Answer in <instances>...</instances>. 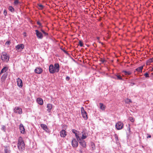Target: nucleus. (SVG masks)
<instances>
[{"mask_svg":"<svg viewBox=\"0 0 153 153\" xmlns=\"http://www.w3.org/2000/svg\"><path fill=\"white\" fill-rule=\"evenodd\" d=\"M122 73H124L126 75H130L131 74V72L129 71H123Z\"/></svg>","mask_w":153,"mask_h":153,"instance_id":"nucleus-24","label":"nucleus"},{"mask_svg":"<svg viewBox=\"0 0 153 153\" xmlns=\"http://www.w3.org/2000/svg\"><path fill=\"white\" fill-rule=\"evenodd\" d=\"M126 103H127L128 104L132 102L131 100L130 99H127L126 100Z\"/></svg>","mask_w":153,"mask_h":153,"instance_id":"nucleus-33","label":"nucleus"},{"mask_svg":"<svg viewBox=\"0 0 153 153\" xmlns=\"http://www.w3.org/2000/svg\"><path fill=\"white\" fill-rule=\"evenodd\" d=\"M8 69V68L7 67H4L2 69L0 72V74L1 75L4 72H5L7 71V70Z\"/></svg>","mask_w":153,"mask_h":153,"instance_id":"nucleus-23","label":"nucleus"},{"mask_svg":"<svg viewBox=\"0 0 153 153\" xmlns=\"http://www.w3.org/2000/svg\"><path fill=\"white\" fill-rule=\"evenodd\" d=\"M80 152L81 153H82V151L80 150Z\"/></svg>","mask_w":153,"mask_h":153,"instance_id":"nucleus-47","label":"nucleus"},{"mask_svg":"<svg viewBox=\"0 0 153 153\" xmlns=\"http://www.w3.org/2000/svg\"><path fill=\"white\" fill-rule=\"evenodd\" d=\"M35 31L36 32V34L37 37L39 39H42L43 37V35L41 32L37 30H36Z\"/></svg>","mask_w":153,"mask_h":153,"instance_id":"nucleus-7","label":"nucleus"},{"mask_svg":"<svg viewBox=\"0 0 153 153\" xmlns=\"http://www.w3.org/2000/svg\"><path fill=\"white\" fill-rule=\"evenodd\" d=\"M79 45L81 47H83V43L81 40H79Z\"/></svg>","mask_w":153,"mask_h":153,"instance_id":"nucleus-35","label":"nucleus"},{"mask_svg":"<svg viewBox=\"0 0 153 153\" xmlns=\"http://www.w3.org/2000/svg\"><path fill=\"white\" fill-rule=\"evenodd\" d=\"M54 69L56 72H58L59 70V65L58 63H55L54 64Z\"/></svg>","mask_w":153,"mask_h":153,"instance_id":"nucleus-13","label":"nucleus"},{"mask_svg":"<svg viewBox=\"0 0 153 153\" xmlns=\"http://www.w3.org/2000/svg\"><path fill=\"white\" fill-rule=\"evenodd\" d=\"M131 85L132 86L133 85H135V83L134 82H132L131 83Z\"/></svg>","mask_w":153,"mask_h":153,"instance_id":"nucleus-44","label":"nucleus"},{"mask_svg":"<svg viewBox=\"0 0 153 153\" xmlns=\"http://www.w3.org/2000/svg\"><path fill=\"white\" fill-rule=\"evenodd\" d=\"M79 144L83 148H86V142L83 139H82L80 137L77 139Z\"/></svg>","mask_w":153,"mask_h":153,"instance_id":"nucleus-4","label":"nucleus"},{"mask_svg":"<svg viewBox=\"0 0 153 153\" xmlns=\"http://www.w3.org/2000/svg\"><path fill=\"white\" fill-rule=\"evenodd\" d=\"M1 129L3 130L4 132H6V127L4 125H2L1 126Z\"/></svg>","mask_w":153,"mask_h":153,"instance_id":"nucleus-31","label":"nucleus"},{"mask_svg":"<svg viewBox=\"0 0 153 153\" xmlns=\"http://www.w3.org/2000/svg\"><path fill=\"white\" fill-rule=\"evenodd\" d=\"M1 58L3 61L7 62L9 60L10 57L6 53L3 52L1 56Z\"/></svg>","mask_w":153,"mask_h":153,"instance_id":"nucleus-2","label":"nucleus"},{"mask_svg":"<svg viewBox=\"0 0 153 153\" xmlns=\"http://www.w3.org/2000/svg\"><path fill=\"white\" fill-rule=\"evenodd\" d=\"M7 76V73L4 74L1 78V81L4 82Z\"/></svg>","mask_w":153,"mask_h":153,"instance_id":"nucleus-20","label":"nucleus"},{"mask_svg":"<svg viewBox=\"0 0 153 153\" xmlns=\"http://www.w3.org/2000/svg\"><path fill=\"white\" fill-rule=\"evenodd\" d=\"M81 113L82 116L85 120H86L88 119L87 114L85 111L83 107L81 108Z\"/></svg>","mask_w":153,"mask_h":153,"instance_id":"nucleus-3","label":"nucleus"},{"mask_svg":"<svg viewBox=\"0 0 153 153\" xmlns=\"http://www.w3.org/2000/svg\"><path fill=\"white\" fill-rule=\"evenodd\" d=\"M148 136H147V138H151V135L149 134H148Z\"/></svg>","mask_w":153,"mask_h":153,"instance_id":"nucleus-43","label":"nucleus"},{"mask_svg":"<svg viewBox=\"0 0 153 153\" xmlns=\"http://www.w3.org/2000/svg\"><path fill=\"white\" fill-rule=\"evenodd\" d=\"M41 127L45 131L47 132H49V131L48 129L47 126L43 124H42L40 125Z\"/></svg>","mask_w":153,"mask_h":153,"instance_id":"nucleus-12","label":"nucleus"},{"mask_svg":"<svg viewBox=\"0 0 153 153\" xmlns=\"http://www.w3.org/2000/svg\"><path fill=\"white\" fill-rule=\"evenodd\" d=\"M144 76H145L146 78L149 77V74L147 72L146 73L144 74Z\"/></svg>","mask_w":153,"mask_h":153,"instance_id":"nucleus-39","label":"nucleus"},{"mask_svg":"<svg viewBox=\"0 0 153 153\" xmlns=\"http://www.w3.org/2000/svg\"><path fill=\"white\" fill-rule=\"evenodd\" d=\"M49 71L51 74H53L55 72V69H54V67L53 65L51 64L50 65L49 67Z\"/></svg>","mask_w":153,"mask_h":153,"instance_id":"nucleus-10","label":"nucleus"},{"mask_svg":"<svg viewBox=\"0 0 153 153\" xmlns=\"http://www.w3.org/2000/svg\"><path fill=\"white\" fill-rule=\"evenodd\" d=\"M72 131L73 133L75 134L76 137L77 139H78V138H79V137H80L79 136V135H81V134H77L76 132L77 131V130H76L73 129L72 130Z\"/></svg>","mask_w":153,"mask_h":153,"instance_id":"nucleus-21","label":"nucleus"},{"mask_svg":"<svg viewBox=\"0 0 153 153\" xmlns=\"http://www.w3.org/2000/svg\"><path fill=\"white\" fill-rule=\"evenodd\" d=\"M102 44V45L103 44V43H101Z\"/></svg>","mask_w":153,"mask_h":153,"instance_id":"nucleus-51","label":"nucleus"},{"mask_svg":"<svg viewBox=\"0 0 153 153\" xmlns=\"http://www.w3.org/2000/svg\"><path fill=\"white\" fill-rule=\"evenodd\" d=\"M143 68V66H141L138 67L137 68H136L135 70L137 72H142V70Z\"/></svg>","mask_w":153,"mask_h":153,"instance_id":"nucleus-25","label":"nucleus"},{"mask_svg":"<svg viewBox=\"0 0 153 153\" xmlns=\"http://www.w3.org/2000/svg\"><path fill=\"white\" fill-rule=\"evenodd\" d=\"M81 133H82V136L81 138L82 139H86L88 136V134L87 133L84 132V131H83Z\"/></svg>","mask_w":153,"mask_h":153,"instance_id":"nucleus-17","label":"nucleus"},{"mask_svg":"<svg viewBox=\"0 0 153 153\" xmlns=\"http://www.w3.org/2000/svg\"><path fill=\"white\" fill-rule=\"evenodd\" d=\"M70 79V78L69 76H67L66 77L65 79L67 81H68Z\"/></svg>","mask_w":153,"mask_h":153,"instance_id":"nucleus-42","label":"nucleus"},{"mask_svg":"<svg viewBox=\"0 0 153 153\" xmlns=\"http://www.w3.org/2000/svg\"><path fill=\"white\" fill-rule=\"evenodd\" d=\"M37 24L39 26L40 28H42V25L41 23L39 22L38 21L37 22Z\"/></svg>","mask_w":153,"mask_h":153,"instance_id":"nucleus-38","label":"nucleus"},{"mask_svg":"<svg viewBox=\"0 0 153 153\" xmlns=\"http://www.w3.org/2000/svg\"><path fill=\"white\" fill-rule=\"evenodd\" d=\"M38 8L39 9L42 10L44 8V6L42 4H38Z\"/></svg>","mask_w":153,"mask_h":153,"instance_id":"nucleus-28","label":"nucleus"},{"mask_svg":"<svg viewBox=\"0 0 153 153\" xmlns=\"http://www.w3.org/2000/svg\"><path fill=\"white\" fill-rule=\"evenodd\" d=\"M153 71V67L152 68V70H151V71Z\"/></svg>","mask_w":153,"mask_h":153,"instance_id":"nucleus-48","label":"nucleus"},{"mask_svg":"<svg viewBox=\"0 0 153 153\" xmlns=\"http://www.w3.org/2000/svg\"><path fill=\"white\" fill-rule=\"evenodd\" d=\"M112 78L115 79L124 80L121 75L118 74L114 75V76H112Z\"/></svg>","mask_w":153,"mask_h":153,"instance_id":"nucleus-11","label":"nucleus"},{"mask_svg":"<svg viewBox=\"0 0 153 153\" xmlns=\"http://www.w3.org/2000/svg\"><path fill=\"white\" fill-rule=\"evenodd\" d=\"M62 50L65 53H66L67 54H68V53L66 51L63 49H62Z\"/></svg>","mask_w":153,"mask_h":153,"instance_id":"nucleus-41","label":"nucleus"},{"mask_svg":"<svg viewBox=\"0 0 153 153\" xmlns=\"http://www.w3.org/2000/svg\"><path fill=\"white\" fill-rule=\"evenodd\" d=\"M8 9L11 12L13 13L15 11L14 9L11 6H9Z\"/></svg>","mask_w":153,"mask_h":153,"instance_id":"nucleus-27","label":"nucleus"},{"mask_svg":"<svg viewBox=\"0 0 153 153\" xmlns=\"http://www.w3.org/2000/svg\"><path fill=\"white\" fill-rule=\"evenodd\" d=\"M100 39V38L99 37H97V39Z\"/></svg>","mask_w":153,"mask_h":153,"instance_id":"nucleus-49","label":"nucleus"},{"mask_svg":"<svg viewBox=\"0 0 153 153\" xmlns=\"http://www.w3.org/2000/svg\"><path fill=\"white\" fill-rule=\"evenodd\" d=\"M123 124L120 122H118L115 125L116 128L117 130H120L122 129L123 127Z\"/></svg>","mask_w":153,"mask_h":153,"instance_id":"nucleus-6","label":"nucleus"},{"mask_svg":"<svg viewBox=\"0 0 153 153\" xmlns=\"http://www.w3.org/2000/svg\"><path fill=\"white\" fill-rule=\"evenodd\" d=\"M101 61L102 62V63H103L105 61V60L104 59H102L101 60Z\"/></svg>","mask_w":153,"mask_h":153,"instance_id":"nucleus-45","label":"nucleus"},{"mask_svg":"<svg viewBox=\"0 0 153 153\" xmlns=\"http://www.w3.org/2000/svg\"><path fill=\"white\" fill-rule=\"evenodd\" d=\"M47 108H48L47 111L48 113H50L52 108V105L50 103L48 104H47Z\"/></svg>","mask_w":153,"mask_h":153,"instance_id":"nucleus-19","label":"nucleus"},{"mask_svg":"<svg viewBox=\"0 0 153 153\" xmlns=\"http://www.w3.org/2000/svg\"><path fill=\"white\" fill-rule=\"evenodd\" d=\"M37 101L38 103L41 105L43 104V101L42 98H38L37 99Z\"/></svg>","mask_w":153,"mask_h":153,"instance_id":"nucleus-22","label":"nucleus"},{"mask_svg":"<svg viewBox=\"0 0 153 153\" xmlns=\"http://www.w3.org/2000/svg\"><path fill=\"white\" fill-rule=\"evenodd\" d=\"M41 31L44 34L45 36H48V33L46 32L44 30L42 29L41 30Z\"/></svg>","mask_w":153,"mask_h":153,"instance_id":"nucleus-29","label":"nucleus"},{"mask_svg":"<svg viewBox=\"0 0 153 153\" xmlns=\"http://www.w3.org/2000/svg\"><path fill=\"white\" fill-rule=\"evenodd\" d=\"M42 72V70L39 67H37L35 70V72L37 74H40Z\"/></svg>","mask_w":153,"mask_h":153,"instance_id":"nucleus-14","label":"nucleus"},{"mask_svg":"<svg viewBox=\"0 0 153 153\" xmlns=\"http://www.w3.org/2000/svg\"><path fill=\"white\" fill-rule=\"evenodd\" d=\"M24 48V45L23 44L18 45L15 47V48L16 51H21Z\"/></svg>","mask_w":153,"mask_h":153,"instance_id":"nucleus-5","label":"nucleus"},{"mask_svg":"<svg viewBox=\"0 0 153 153\" xmlns=\"http://www.w3.org/2000/svg\"><path fill=\"white\" fill-rule=\"evenodd\" d=\"M60 135L62 137H65L67 135L66 132L64 129L62 130L60 132Z\"/></svg>","mask_w":153,"mask_h":153,"instance_id":"nucleus-16","label":"nucleus"},{"mask_svg":"<svg viewBox=\"0 0 153 153\" xmlns=\"http://www.w3.org/2000/svg\"><path fill=\"white\" fill-rule=\"evenodd\" d=\"M130 127H129V130H130Z\"/></svg>","mask_w":153,"mask_h":153,"instance_id":"nucleus-50","label":"nucleus"},{"mask_svg":"<svg viewBox=\"0 0 153 153\" xmlns=\"http://www.w3.org/2000/svg\"><path fill=\"white\" fill-rule=\"evenodd\" d=\"M18 85L20 87H22V80L18 78L17 79Z\"/></svg>","mask_w":153,"mask_h":153,"instance_id":"nucleus-15","label":"nucleus"},{"mask_svg":"<svg viewBox=\"0 0 153 153\" xmlns=\"http://www.w3.org/2000/svg\"><path fill=\"white\" fill-rule=\"evenodd\" d=\"M4 153H9L8 148L7 146L5 147L4 149Z\"/></svg>","mask_w":153,"mask_h":153,"instance_id":"nucleus-30","label":"nucleus"},{"mask_svg":"<svg viewBox=\"0 0 153 153\" xmlns=\"http://www.w3.org/2000/svg\"><path fill=\"white\" fill-rule=\"evenodd\" d=\"M115 139H116V143H119V140H118V136H117L116 134H115Z\"/></svg>","mask_w":153,"mask_h":153,"instance_id":"nucleus-32","label":"nucleus"},{"mask_svg":"<svg viewBox=\"0 0 153 153\" xmlns=\"http://www.w3.org/2000/svg\"><path fill=\"white\" fill-rule=\"evenodd\" d=\"M25 145L23 140L21 137H20L18 141V148L20 151H23L24 150Z\"/></svg>","mask_w":153,"mask_h":153,"instance_id":"nucleus-1","label":"nucleus"},{"mask_svg":"<svg viewBox=\"0 0 153 153\" xmlns=\"http://www.w3.org/2000/svg\"><path fill=\"white\" fill-rule=\"evenodd\" d=\"M129 120L132 122H134V118L132 117H130L129 118Z\"/></svg>","mask_w":153,"mask_h":153,"instance_id":"nucleus-34","label":"nucleus"},{"mask_svg":"<svg viewBox=\"0 0 153 153\" xmlns=\"http://www.w3.org/2000/svg\"><path fill=\"white\" fill-rule=\"evenodd\" d=\"M11 43L10 41H8L6 42L5 43V45H9Z\"/></svg>","mask_w":153,"mask_h":153,"instance_id":"nucleus-36","label":"nucleus"},{"mask_svg":"<svg viewBox=\"0 0 153 153\" xmlns=\"http://www.w3.org/2000/svg\"><path fill=\"white\" fill-rule=\"evenodd\" d=\"M153 62V58H152L149 59V60H148L147 63H150Z\"/></svg>","mask_w":153,"mask_h":153,"instance_id":"nucleus-37","label":"nucleus"},{"mask_svg":"<svg viewBox=\"0 0 153 153\" xmlns=\"http://www.w3.org/2000/svg\"><path fill=\"white\" fill-rule=\"evenodd\" d=\"M19 128L21 133L24 134L25 132V129L23 124H21L19 125Z\"/></svg>","mask_w":153,"mask_h":153,"instance_id":"nucleus-18","label":"nucleus"},{"mask_svg":"<svg viewBox=\"0 0 153 153\" xmlns=\"http://www.w3.org/2000/svg\"><path fill=\"white\" fill-rule=\"evenodd\" d=\"M72 145L74 147H77L78 146L77 140L75 138H73L71 141Z\"/></svg>","mask_w":153,"mask_h":153,"instance_id":"nucleus-9","label":"nucleus"},{"mask_svg":"<svg viewBox=\"0 0 153 153\" xmlns=\"http://www.w3.org/2000/svg\"><path fill=\"white\" fill-rule=\"evenodd\" d=\"M4 14L5 16H6L7 14V12L6 10H4Z\"/></svg>","mask_w":153,"mask_h":153,"instance_id":"nucleus-40","label":"nucleus"},{"mask_svg":"<svg viewBox=\"0 0 153 153\" xmlns=\"http://www.w3.org/2000/svg\"><path fill=\"white\" fill-rule=\"evenodd\" d=\"M86 45L87 46V47H89V45Z\"/></svg>","mask_w":153,"mask_h":153,"instance_id":"nucleus-46","label":"nucleus"},{"mask_svg":"<svg viewBox=\"0 0 153 153\" xmlns=\"http://www.w3.org/2000/svg\"><path fill=\"white\" fill-rule=\"evenodd\" d=\"M100 108L102 110H105V106L103 105V104L102 103H100Z\"/></svg>","mask_w":153,"mask_h":153,"instance_id":"nucleus-26","label":"nucleus"},{"mask_svg":"<svg viewBox=\"0 0 153 153\" xmlns=\"http://www.w3.org/2000/svg\"><path fill=\"white\" fill-rule=\"evenodd\" d=\"M14 112L15 113H18L19 114H21L22 113V110L21 108L19 107H16L14 109Z\"/></svg>","mask_w":153,"mask_h":153,"instance_id":"nucleus-8","label":"nucleus"}]
</instances>
